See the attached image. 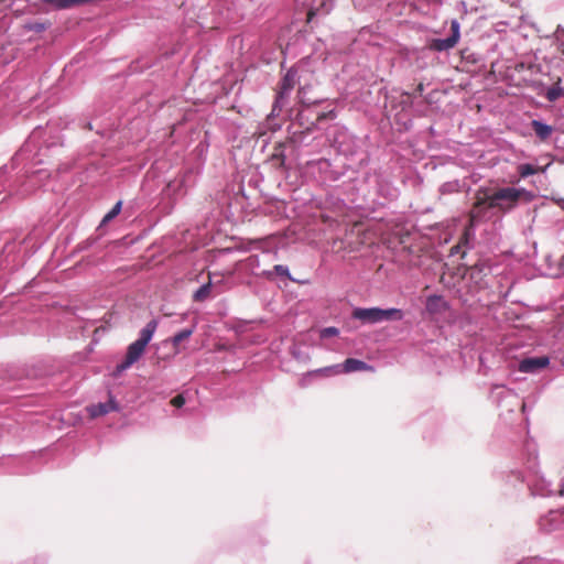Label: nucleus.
Masks as SVG:
<instances>
[{"instance_id": "nucleus-2", "label": "nucleus", "mask_w": 564, "mask_h": 564, "mask_svg": "<svg viewBox=\"0 0 564 564\" xmlns=\"http://www.w3.org/2000/svg\"><path fill=\"white\" fill-rule=\"evenodd\" d=\"M158 328V321L151 319L140 332L139 338L131 343L127 348V354L124 360L117 365L116 371L122 372L126 369L130 368L134 362H137L141 356L143 355L147 345L152 339L155 330Z\"/></svg>"}, {"instance_id": "nucleus-5", "label": "nucleus", "mask_w": 564, "mask_h": 564, "mask_svg": "<svg viewBox=\"0 0 564 564\" xmlns=\"http://www.w3.org/2000/svg\"><path fill=\"white\" fill-rule=\"evenodd\" d=\"M297 82V72L293 68L289 69L279 85V90L274 102V109L276 107H282L284 98L289 96V94L294 88Z\"/></svg>"}, {"instance_id": "nucleus-13", "label": "nucleus", "mask_w": 564, "mask_h": 564, "mask_svg": "<svg viewBox=\"0 0 564 564\" xmlns=\"http://www.w3.org/2000/svg\"><path fill=\"white\" fill-rule=\"evenodd\" d=\"M378 314H379V322L382 321H401L404 316L403 312L399 308H379L378 307Z\"/></svg>"}, {"instance_id": "nucleus-16", "label": "nucleus", "mask_w": 564, "mask_h": 564, "mask_svg": "<svg viewBox=\"0 0 564 564\" xmlns=\"http://www.w3.org/2000/svg\"><path fill=\"white\" fill-rule=\"evenodd\" d=\"M212 292V283L208 282L202 285L193 295V300L196 302H203L209 297Z\"/></svg>"}, {"instance_id": "nucleus-17", "label": "nucleus", "mask_w": 564, "mask_h": 564, "mask_svg": "<svg viewBox=\"0 0 564 564\" xmlns=\"http://www.w3.org/2000/svg\"><path fill=\"white\" fill-rule=\"evenodd\" d=\"M194 333V328H186V329H183L181 330L180 333L175 334L173 337H172V343H173V346L175 347V352H177V346L186 340L187 338H189L192 336V334Z\"/></svg>"}, {"instance_id": "nucleus-25", "label": "nucleus", "mask_w": 564, "mask_h": 564, "mask_svg": "<svg viewBox=\"0 0 564 564\" xmlns=\"http://www.w3.org/2000/svg\"><path fill=\"white\" fill-rule=\"evenodd\" d=\"M419 90H423L422 84L419 85Z\"/></svg>"}, {"instance_id": "nucleus-4", "label": "nucleus", "mask_w": 564, "mask_h": 564, "mask_svg": "<svg viewBox=\"0 0 564 564\" xmlns=\"http://www.w3.org/2000/svg\"><path fill=\"white\" fill-rule=\"evenodd\" d=\"M451 36L447 39H433L429 47L436 52H443L448 51L453 48L459 40L460 33H459V23L456 20H453L451 23Z\"/></svg>"}, {"instance_id": "nucleus-15", "label": "nucleus", "mask_w": 564, "mask_h": 564, "mask_svg": "<svg viewBox=\"0 0 564 564\" xmlns=\"http://www.w3.org/2000/svg\"><path fill=\"white\" fill-rule=\"evenodd\" d=\"M561 79L558 78L557 82L550 87L545 93V98L553 102L564 96V89L561 87Z\"/></svg>"}, {"instance_id": "nucleus-11", "label": "nucleus", "mask_w": 564, "mask_h": 564, "mask_svg": "<svg viewBox=\"0 0 564 564\" xmlns=\"http://www.w3.org/2000/svg\"><path fill=\"white\" fill-rule=\"evenodd\" d=\"M341 372L340 370V365H334V366H328V367H324V368H319V369H316V370H313V371H310L305 375V377L301 380V386L304 387L305 386V378L306 377H310V376H324V377H330V376H336V375H339Z\"/></svg>"}, {"instance_id": "nucleus-24", "label": "nucleus", "mask_w": 564, "mask_h": 564, "mask_svg": "<svg viewBox=\"0 0 564 564\" xmlns=\"http://www.w3.org/2000/svg\"><path fill=\"white\" fill-rule=\"evenodd\" d=\"M313 14H314V13H313L312 11H310V12H308V14H307L308 20H311V18L313 17Z\"/></svg>"}, {"instance_id": "nucleus-20", "label": "nucleus", "mask_w": 564, "mask_h": 564, "mask_svg": "<svg viewBox=\"0 0 564 564\" xmlns=\"http://www.w3.org/2000/svg\"><path fill=\"white\" fill-rule=\"evenodd\" d=\"M338 329L336 327H326L321 332L322 337H332L338 335Z\"/></svg>"}, {"instance_id": "nucleus-9", "label": "nucleus", "mask_w": 564, "mask_h": 564, "mask_svg": "<svg viewBox=\"0 0 564 564\" xmlns=\"http://www.w3.org/2000/svg\"><path fill=\"white\" fill-rule=\"evenodd\" d=\"M116 410H117V404L112 398H110L109 401H107L105 403L93 404L87 408L89 416L93 419L105 415V414L116 411Z\"/></svg>"}, {"instance_id": "nucleus-7", "label": "nucleus", "mask_w": 564, "mask_h": 564, "mask_svg": "<svg viewBox=\"0 0 564 564\" xmlns=\"http://www.w3.org/2000/svg\"><path fill=\"white\" fill-rule=\"evenodd\" d=\"M351 316L366 324L379 323L378 307L355 308Z\"/></svg>"}, {"instance_id": "nucleus-12", "label": "nucleus", "mask_w": 564, "mask_h": 564, "mask_svg": "<svg viewBox=\"0 0 564 564\" xmlns=\"http://www.w3.org/2000/svg\"><path fill=\"white\" fill-rule=\"evenodd\" d=\"M531 127L536 137L542 141L547 140L553 132V128L551 126L545 124L539 120H532Z\"/></svg>"}, {"instance_id": "nucleus-21", "label": "nucleus", "mask_w": 564, "mask_h": 564, "mask_svg": "<svg viewBox=\"0 0 564 564\" xmlns=\"http://www.w3.org/2000/svg\"><path fill=\"white\" fill-rule=\"evenodd\" d=\"M184 403L185 398L182 394H177L171 400V404L175 408H181L184 405Z\"/></svg>"}, {"instance_id": "nucleus-8", "label": "nucleus", "mask_w": 564, "mask_h": 564, "mask_svg": "<svg viewBox=\"0 0 564 564\" xmlns=\"http://www.w3.org/2000/svg\"><path fill=\"white\" fill-rule=\"evenodd\" d=\"M341 372H355V371H375V368L367 362L355 359V358H347L344 364L340 366Z\"/></svg>"}, {"instance_id": "nucleus-1", "label": "nucleus", "mask_w": 564, "mask_h": 564, "mask_svg": "<svg viewBox=\"0 0 564 564\" xmlns=\"http://www.w3.org/2000/svg\"><path fill=\"white\" fill-rule=\"evenodd\" d=\"M490 206L500 212H509L513 209L519 202L530 203L534 198V194L525 188L501 187L489 193Z\"/></svg>"}, {"instance_id": "nucleus-6", "label": "nucleus", "mask_w": 564, "mask_h": 564, "mask_svg": "<svg viewBox=\"0 0 564 564\" xmlns=\"http://www.w3.org/2000/svg\"><path fill=\"white\" fill-rule=\"evenodd\" d=\"M549 362H550V360L545 356L525 358L520 361L519 370L521 372H527V373L535 372L540 369L545 368L549 365Z\"/></svg>"}, {"instance_id": "nucleus-3", "label": "nucleus", "mask_w": 564, "mask_h": 564, "mask_svg": "<svg viewBox=\"0 0 564 564\" xmlns=\"http://www.w3.org/2000/svg\"><path fill=\"white\" fill-rule=\"evenodd\" d=\"M489 204V192L487 189H478L475 203L469 212V227H474L485 220L487 212L495 208V206H490Z\"/></svg>"}, {"instance_id": "nucleus-10", "label": "nucleus", "mask_w": 564, "mask_h": 564, "mask_svg": "<svg viewBox=\"0 0 564 564\" xmlns=\"http://www.w3.org/2000/svg\"><path fill=\"white\" fill-rule=\"evenodd\" d=\"M425 307L430 314H440L447 308V305L442 296L431 295L426 300Z\"/></svg>"}, {"instance_id": "nucleus-23", "label": "nucleus", "mask_w": 564, "mask_h": 564, "mask_svg": "<svg viewBox=\"0 0 564 564\" xmlns=\"http://www.w3.org/2000/svg\"><path fill=\"white\" fill-rule=\"evenodd\" d=\"M326 116H327L326 113H322V115H319V116L317 117V120H318V121H321V120H323L324 118H326Z\"/></svg>"}, {"instance_id": "nucleus-14", "label": "nucleus", "mask_w": 564, "mask_h": 564, "mask_svg": "<svg viewBox=\"0 0 564 564\" xmlns=\"http://www.w3.org/2000/svg\"><path fill=\"white\" fill-rule=\"evenodd\" d=\"M550 166V164H546L545 166H535L532 164H520L517 170L521 178H525L529 175H533L536 173H544L545 170Z\"/></svg>"}, {"instance_id": "nucleus-22", "label": "nucleus", "mask_w": 564, "mask_h": 564, "mask_svg": "<svg viewBox=\"0 0 564 564\" xmlns=\"http://www.w3.org/2000/svg\"><path fill=\"white\" fill-rule=\"evenodd\" d=\"M273 162H275L276 165L283 166L284 165V155L283 153H274L271 158Z\"/></svg>"}, {"instance_id": "nucleus-19", "label": "nucleus", "mask_w": 564, "mask_h": 564, "mask_svg": "<svg viewBox=\"0 0 564 564\" xmlns=\"http://www.w3.org/2000/svg\"><path fill=\"white\" fill-rule=\"evenodd\" d=\"M273 271L281 276H290L289 269L282 264L274 265Z\"/></svg>"}, {"instance_id": "nucleus-18", "label": "nucleus", "mask_w": 564, "mask_h": 564, "mask_svg": "<svg viewBox=\"0 0 564 564\" xmlns=\"http://www.w3.org/2000/svg\"><path fill=\"white\" fill-rule=\"evenodd\" d=\"M121 210V202H118L109 213H107L102 219V223L106 224L113 219Z\"/></svg>"}]
</instances>
